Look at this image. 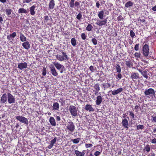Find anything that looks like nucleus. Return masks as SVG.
Returning <instances> with one entry per match:
<instances>
[{"label": "nucleus", "instance_id": "obj_1", "mask_svg": "<svg viewBox=\"0 0 156 156\" xmlns=\"http://www.w3.org/2000/svg\"><path fill=\"white\" fill-rule=\"evenodd\" d=\"M62 55L59 54L56 55V58L57 59L60 61H62L64 60H68V58L66 53L64 51H62Z\"/></svg>", "mask_w": 156, "mask_h": 156}, {"label": "nucleus", "instance_id": "obj_2", "mask_svg": "<svg viewBox=\"0 0 156 156\" xmlns=\"http://www.w3.org/2000/svg\"><path fill=\"white\" fill-rule=\"evenodd\" d=\"M144 93L146 96L148 97H153L155 95L154 90L151 88L146 90Z\"/></svg>", "mask_w": 156, "mask_h": 156}, {"label": "nucleus", "instance_id": "obj_3", "mask_svg": "<svg viewBox=\"0 0 156 156\" xmlns=\"http://www.w3.org/2000/svg\"><path fill=\"white\" fill-rule=\"evenodd\" d=\"M69 110L72 116L75 117L77 115V109L74 106H70L69 108Z\"/></svg>", "mask_w": 156, "mask_h": 156}, {"label": "nucleus", "instance_id": "obj_4", "mask_svg": "<svg viewBox=\"0 0 156 156\" xmlns=\"http://www.w3.org/2000/svg\"><path fill=\"white\" fill-rule=\"evenodd\" d=\"M143 51L144 55L146 57H147L149 52V46L147 44H145L144 45Z\"/></svg>", "mask_w": 156, "mask_h": 156}, {"label": "nucleus", "instance_id": "obj_5", "mask_svg": "<svg viewBox=\"0 0 156 156\" xmlns=\"http://www.w3.org/2000/svg\"><path fill=\"white\" fill-rule=\"evenodd\" d=\"M16 119L19 120L20 122L24 123L26 124H28V120L27 119L22 116H16L15 117Z\"/></svg>", "mask_w": 156, "mask_h": 156}, {"label": "nucleus", "instance_id": "obj_6", "mask_svg": "<svg viewBox=\"0 0 156 156\" xmlns=\"http://www.w3.org/2000/svg\"><path fill=\"white\" fill-rule=\"evenodd\" d=\"M7 101L9 104L15 103V99L14 97L10 93L7 94Z\"/></svg>", "mask_w": 156, "mask_h": 156}, {"label": "nucleus", "instance_id": "obj_7", "mask_svg": "<svg viewBox=\"0 0 156 156\" xmlns=\"http://www.w3.org/2000/svg\"><path fill=\"white\" fill-rule=\"evenodd\" d=\"M16 36V33L15 32H13L12 34H10L7 36V38L8 41L10 43H12L13 39Z\"/></svg>", "mask_w": 156, "mask_h": 156}, {"label": "nucleus", "instance_id": "obj_8", "mask_svg": "<svg viewBox=\"0 0 156 156\" xmlns=\"http://www.w3.org/2000/svg\"><path fill=\"white\" fill-rule=\"evenodd\" d=\"M67 129L70 132H73L75 129V126L73 122H69L67 124Z\"/></svg>", "mask_w": 156, "mask_h": 156}, {"label": "nucleus", "instance_id": "obj_9", "mask_svg": "<svg viewBox=\"0 0 156 156\" xmlns=\"http://www.w3.org/2000/svg\"><path fill=\"white\" fill-rule=\"evenodd\" d=\"M53 63L56 69L58 70H60L62 69H64V67L63 65L60 64L58 62H53Z\"/></svg>", "mask_w": 156, "mask_h": 156}, {"label": "nucleus", "instance_id": "obj_10", "mask_svg": "<svg viewBox=\"0 0 156 156\" xmlns=\"http://www.w3.org/2000/svg\"><path fill=\"white\" fill-rule=\"evenodd\" d=\"M50 70L51 71V74L54 76H57L58 74L57 72H56L54 66L52 65H51L50 66Z\"/></svg>", "mask_w": 156, "mask_h": 156}, {"label": "nucleus", "instance_id": "obj_11", "mask_svg": "<svg viewBox=\"0 0 156 156\" xmlns=\"http://www.w3.org/2000/svg\"><path fill=\"white\" fill-rule=\"evenodd\" d=\"M27 64L26 62L20 63L18 64V68L20 70H22L26 68L27 67Z\"/></svg>", "mask_w": 156, "mask_h": 156}, {"label": "nucleus", "instance_id": "obj_12", "mask_svg": "<svg viewBox=\"0 0 156 156\" xmlns=\"http://www.w3.org/2000/svg\"><path fill=\"white\" fill-rule=\"evenodd\" d=\"M107 20L106 19L103 20H98L96 24L99 26L105 25L107 23Z\"/></svg>", "mask_w": 156, "mask_h": 156}, {"label": "nucleus", "instance_id": "obj_13", "mask_svg": "<svg viewBox=\"0 0 156 156\" xmlns=\"http://www.w3.org/2000/svg\"><path fill=\"white\" fill-rule=\"evenodd\" d=\"M7 95L5 93L1 97L0 99L1 103H5L7 102Z\"/></svg>", "mask_w": 156, "mask_h": 156}, {"label": "nucleus", "instance_id": "obj_14", "mask_svg": "<svg viewBox=\"0 0 156 156\" xmlns=\"http://www.w3.org/2000/svg\"><path fill=\"white\" fill-rule=\"evenodd\" d=\"M22 46L25 49L28 50L30 47V44L28 41H26L22 44Z\"/></svg>", "mask_w": 156, "mask_h": 156}, {"label": "nucleus", "instance_id": "obj_15", "mask_svg": "<svg viewBox=\"0 0 156 156\" xmlns=\"http://www.w3.org/2000/svg\"><path fill=\"white\" fill-rule=\"evenodd\" d=\"M123 89L122 88H118L116 90H114L112 91V94L113 95H115L123 91Z\"/></svg>", "mask_w": 156, "mask_h": 156}, {"label": "nucleus", "instance_id": "obj_16", "mask_svg": "<svg viewBox=\"0 0 156 156\" xmlns=\"http://www.w3.org/2000/svg\"><path fill=\"white\" fill-rule=\"evenodd\" d=\"M103 99L101 95L98 96L96 98V104L97 105H99L102 101Z\"/></svg>", "mask_w": 156, "mask_h": 156}, {"label": "nucleus", "instance_id": "obj_17", "mask_svg": "<svg viewBox=\"0 0 156 156\" xmlns=\"http://www.w3.org/2000/svg\"><path fill=\"white\" fill-rule=\"evenodd\" d=\"M122 125L124 128H126L127 129L128 128V121L127 119L125 118L122 120Z\"/></svg>", "mask_w": 156, "mask_h": 156}, {"label": "nucleus", "instance_id": "obj_18", "mask_svg": "<svg viewBox=\"0 0 156 156\" xmlns=\"http://www.w3.org/2000/svg\"><path fill=\"white\" fill-rule=\"evenodd\" d=\"M19 34L20 41L22 42L26 41H27V38L26 37L22 32H20Z\"/></svg>", "mask_w": 156, "mask_h": 156}, {"label": "nucleus", "instance_id": "obj_19", "mask_svg": "<svg viewBox=\"0 0 156 156\" xmlns=\"http://www.w3.org/2000/svg\"><path fill=\"white\" fill-rule=\"evenodd\" d=\"M85 109L87 111H88L89 112H94V109L90 105H85Z\"/></svg>", "mask_w": 156, "mask_h": 156}, {"label": "nucleus", "instance_id": "obj_20", "mask_svg": "<svg viewBox=\"0 0 156 156\" xmlns=\"http://www.w3.org/2000/svg\"><path fill=\"white\" fill-rule=\"evenodd\" d=\"M139 74L138 73H132L131 76V78L133 80L134 79H137L139 78Z\"/></svg>", "mask_w": 156, "mask_h": 156}, {"label": "nucleus", "instance_id": "obj_21", "mask_svg": "<svg viewBox=\"0 0 156 156\" xmlns=\"http://www.w3.org/2000/svg\"><path fill=\"white\" fill-rule=\"evenodd\" d=\"M53 109L55 110H58L59 108V105L58 103L56 102L53 103L52 106Z\"/></svg>", "mask_w": 156, "mask_h": 156}, {"label": "nucleus", "instance_id": "obj_22", "mask_svg": "<svg viewBox=\"0 0 156 156\" xmlns=\"http://www.w3.org/2000/svg\"><path fill=\"white\" fill-rule=\"evenodd\" d=\"M49 121L51 124L53 126L56 125V123L54 118L52 117H51L49 119Z\"/></svg>", "mask_w": 156, "mask_h": 156}, {"label": "nucleus", "instance_id": "obj_23", "mask_svg": "<svg viewBox=\"0 0 156 156\" xmlns=\"http://www.w3.org/2000/svg\"><path fill=\"white\" fill-rule=\"evenodd\" d=\"M36 8V6L34 5L30 8V14L32 16H34L35 13V11L34 10Z\"/></svg>", "mask_w": 156, "mask_h": 156}, {"label": "nucleus", "instance_id": "obj_24", "mask_svg": "<svg viewBox=\"0 0 156 156\" xmlns=\"http://www.w3.org/2000/svg\"><path fill=\"white\" fill-rule=\"evenodd\" d=\"M74 152L76 156H84L85 154L84 151L81 152L78 150H75Z\"/></svg>", "mask_w": 156, "mask_h": 156}, {"label": "nucleus", "instance_id": "obj_25", "mask_svg": "<svg viewBox=\"0 0 156 156\" xmlns=\"http://www.w3.org/2000/svg\"><path fill=\"white\" fill-rule=\"evenodd\" d=\"M104 11L102 10L98 12V16L100 19L102 20L104 18Z\"/></svg>", "mask_w": 156, "mask_h": 156}, {"label": "nucleus", "instance_id": "obj_26", "mask_svg": "<svg viewBox=\"0 0 156 156\" xmlns=\"http://www.w3.org/2000/svg\"><path fill=\"white\" fill-rule=\"evenodd\" d=\"M55 2L54 0H51L49 4V9H53L55 6Z\"/></svg>", "mask_w": 156, "mask_h": 156}, {"label": "nucleus", "instance_id": "obj_27", "mask_svg": "<svg viewBox=\"0 0 156 156\" xmlns=\"http://www.w3.org/2000/svg\"><path fill=\"white\" fill-rule=\"evenodd\" d=\"M18 13H24L26 14L27 13V10L24 8H20L18 10Z\"/></svg>", "mask_w": 156, "mask_h": 156}, {"label": "nucleus", "instance_id": "obj_28", "mask_svg": "<svg viewBox=\"0 0 156 156\" xmlns=\"http://www.w3.org/2000/svg\"><path fill=\"white\" fill-rule=\"evenodd\" d=\"M133 3L131 1L127 2L125 5V6L126 8H129L133 6Z\"/></svg>", "mask_w": 156, "mask_h": 156}, {"label": "nucleus", "instance_id": "obj_29", "mask_svg": "<svg viewBox=\"0 0 156 156\" xmlns=\"http://www.w3.org/2000/svg\"><path fill=\"white\" fill-rule=\"evenodd\" d=\"M12 11V10L9 8L6 9L5 12L6 15L8 16L10 15Z\"/></svg>", "mask_w": 156, "mask_h": 156}, {"label": "nucleus", "instance_id": "obj_30", "mask_svg": "<svg viewBox=\"0 0 156 156\" xmlns=\"http://www.w3.org/2000/svg\"><path fill=\"white\" fill-rule=\"evenodd\" d=\"M94 88L95 90V91L97 92V93H98L100 90V87H99V85L98 83L96 84L95 85H94Z\"/></svg>", "mask_w": 156, "mask_h": 156}, {"label": "nucleus", "instance_id": "obj_31", "mask_svg": "<svg viewBox=\"0 0 156 156\" xmlns=\"http://www.w3.org/2000/svg\"><path fill=\"white\" fill-rule=\"evenodd\" d=\"M152 139H151L150 140V142H151L152 144H156V137L155 138L153 136H152Z\"/></svg>", "mask_w": 156, "mask_h": 156}, {"label": "nucleus", "instance_id": "obj_32", "mask_svg": "<svg viewBox=\"0 0 156 156\" xmlns=\"http://www.w3.org/2000/svg\"><path fill=\"white\" fill-rule=\"evenodd\" d=\"M71 42L73 46H75L76 44V40L75 38H73L71 39Z\"/></svg>", "mask_w": 156, "mask_h": 156}, {"label": "nucleus", "instance_id": "obj_33", "mask_svg": "<svg viewBox=\"0 0 156 156\" xmlns=\"http://www.w3.org/2000/svg\"><path fill=\"white\" fill-rule=\"evenodd\" d=\"M141 74L146 79H147L148 77V76L147 75V71L146 70L143 71L141 73Z\"/></svg>", "mask_w": 156, "mask_h": 156}, {"label": "nucleus", "instance_id": "obj_34", "mask_svg": "<svg viewBox=\"0 0 156 156\" xmlns=\"http://www.w3.org/2000/svg\"><path fill=\"white\" fill-rule=\"evenodd\" d=\"M126 64L128 67H130L131 66H132V62L130 60L126 61Z\"/></svg>", "mask_w": 156, "mask_h": 156}, {"label": "nucleus", "instance_id": "obj_35", "mask_svg": "<svg viewBox=\"0 0 156 156\" xmlns=\"http://www.w3.org/2000/svg\"><path fill=\"white\" fill-rule=\"evenodd\" d=\"M117 72L118 73H120L121 71V67L118 64L116 67Z\"/></svg>", "mask_w": 156, "mask_h": 156}, {"label": "nucleus", "instance_id": "obj_36", "mask_svg": "<svg viewBox=\"0 0 156 156\" xmlns=\"http://www.w3.org/2000/svg\"><path fill=\"white\" fill-rule=\"evenodd\" d=\"M144 150H146L147 152H149L150 151V146L148 145H147L145 147Z\"/></svg>", "mask_w": 156, "mask_h": 156}, {"label": "nucleus", "instance_id": "obj_37", "mask_svg": "<svg viewBox=\"0 0 156 156\" xmlns=\"http://www.w3.org/2000/svg\"><path fill=\"white\" fill-rule=\"evenodd\" d=\"M92 28V26L90 24H88L86 28V30L88 31L91 30Z\"/></svg>", "mask_w": 156, "mask_h": 156}, {"label": "nucleus", "instance_id": "obj_38", "mask_svg": "<svg viewBox=\"0 0 156 156\" xmlns=\"http://www.w3.org/2000/svg\"><path fill=\"white\" fill-rule=\"evenodd\" d=\"M103 85L105 89L109 88L111 86L110 84L108 83H104L103 84Z\"/></svg>", "mask_w": 156, "mask_h": 156}, {"label": "nucleus", "instance_id": "obj_39", "mask_svg": "<svg viewBox=\"0 0 156 156\" xmlns=\"http://www.w3.org/2000/svg\"><path fill=\"white\" fill-rule=\"evenodd\" d=\"M56 140L57 138L56 137H55L51 141L50 144L53 145L55 143Z\"/></svg>", "mask_w": 156, "mask_h": 156}, {"label": "nucleus", "instance_id": "obj_40", "mask_svg": "<svg viewBox=\"0 0 156 156\" xmlns=\"http://www.w3.org/2000/svg\"><path fill=\"white\" fill-rule=\"evenodd\" d=\"M130 34L131 37L133 38L135 35V33L133 30H131L130 32Z\"/></svg>", "mask_w": 156, "mask_h": 156}, {"label": "nucleus", "instance_id": "obj_41", "mask_svg": "<svg viewBox=\"0 0 156 156\" xmlns=\"http://www.w3.org/2000/svg\"><path fill=\"white\" fill-rule=\"evenodd\" d=\"M72 141L74 143L77 144L79 142L80 140L79 138H76L73 140Z\"/></svg>", "mask_w": 156, "mask_h": 156}, {"label": "nucleus", "instance_id": "obj_42", "mask_svg": "<svg viewBox=\"0 0 156 156\" xmlns=\"http://www.w3.org/2000/svg\"><path fill=\"white\" fill-rule=\"evenodd\" d=\"M81 37L82 39L83 40H85L87 37V36L84 33H82L81 34Z\"/></svg>", "mask_w": 156, "mask_h": 156}, {"label": "nucleus", "instance_id": "obj_43", "mask_svg": "<svg viewBox=\"0 0 156 156\" xmlns=\"http://www.w3.org/2000/svg\"><path fill=\"white\" fill-rule=\"evenodd\" d=\"M137 129L139 130V129H142L144 128V126L142 125H139L137 126Z\"/></svg>", "mask_w": 156, "mask_h": 156}, {"label": "nucleus", "instance_id": "obj_44", "mask_svg": "<svg viewBox=\"0 0 156 156\" xmlns=\"http://www.w3.org/2000/svg\"><path fill=\"white\" fill-rule=\"evenodd\" d=\"M47 70L45 67L43 68V69L42 75L44 76H45Z\"/></svg>", "mask_w": 156, "mask_h": 156}, {"label": "nucleus", "instance_id": "obj_45", "mask_svg": "<svg viewBox=\"0 0 156 156\" xmlns=\"http://www.w3.org/2000/svg\"><path fill=\"white\" fill-rule=\"evenodd\" d=\"M82 17V15L81 13L80 12L79 13L78 15L76 17V18L78 20H80L81 18Z\"/></svg>", "mask_w": 156, "mask_h": 156}, {"label": "nucleus", "instance_id": "obj_46", "mask_svg": "<svg viewBox=\"0 0 156 156\" xmlns=\"http://www.w3.org/2000/svg\"><path fill=\"white\" fill-rule=\"evenodd\" d=\"M92 41L93 43V44L95 45H96L97 44V40L95 39V38H93L92 39Z\"/></svg>", "mask_w": 156, "mask_h": 156}, {"label": "nucleus", "instance_id": "obj_47", "mask_svg": "<svg viewBox=\"0 0 156 156\" xmlns=\"http://www.w3.org/2000/svg\"><path fill=\"white\" fill-rule=\"evenodd\" d=\"M139 44H136L134 47V49L136 51H137L139 50Z\"/></svg>", "mask_w": 156, "mask_h": 156}, {"label": "nucleus", "instance_id": "obj_48", "mask_svg": "<svg viewBox=\"0 0 156 156\" xmlns=\"http://www.w3.org/2000/svg\"><path fill=\"white\" fill-rule=\"evenodd\" d=\"M117 77H117L116 78L118 80H120L121 79L122 77V75L120 74V73H118L117 75Z\"/></svg>", "mask_w": 156, "mask_h": 156}, {"label": "nucleus", "instance_id": "obj_49", "mask_svg": "<svg viewBox=\"0 0 156 156\" xmlns=\"http://www.w3.org/2000/svg\"><path fill=\"white\" fill-rule=\"evenodd\" d=\"M140 54L138 52H136L134 54V56L135 57H140Z\"/></svg>", "mask_w": 156, "mask_h": 156}, {"label": "nucleus", "instance_id": "obj_50", "mask_svg": "<svg viewBox=\"0 0 156 156\" xmlns=\"http://www.w3.org/2000/svg\"><path fill=\"white\" fill-rule=\"evenodd\" d=\"M89 69L90 70L92 71L95 70L96 69L95 67H94L92 66H91L90 67Z\"/></svg>", "mask_w": 156, "mask_h": 156}, {"label": "nucleus", "instance_id": "obj_51", "mask_svg": "<svg viewBox=\"0 0 156 156\" xmlns=\"http://www.w3.org/2000/svg\"><path fill=\"white\" fill-rule=\"evenodd\" d=\"M93 145L92 144H85V146L86 148L90 147H92Z\"/></svg>", "mask_w": 156, "mask_h": 156}, {"label": "nucleus", "instance_id": "obj_52", "mask_svg": "<svg viewBox=\"0 0 156 156\" xmlns=\"http://www.w3.org/2000/svg\"><path fill=\"white\" fill-rule=\"evenodd\" d=\"M129 115H130L133 118V119L134 118L135 115H134V113H133V112H132L129 111Z\"/></svg>", "mask_w": 156, "mask_h": 156}, {"label": "nucleus", "instance_id": "obj_53", "mask_svg": "<svg viewBox=\"0 0 156 156\" xmlns=\"http://www.w3.org/2000/svg\"><path fill=\"white\" fill-rule=\"evenodd\" d=\"M137 20L138 22H142L143 23H144L145 22V20L144 19H143L141 20V19H140V18H139Z\"/></svg>", "mask_w": 156, "mask_h": 156}, {"label": "nucleus", "instance_id": "obj_54", "mask_svg": "<svg viewBox=\"0 0 156 156\" xmlns=\"http://www.w3.org/2000/svg\"><path fill=\"white\" fill-rule=\"evenodd\" d=\"M100 154L101 152H100L99 151H97L94 153V155L95 156H98Z\"/></svg>", "mask_w": 156, "mask_h": 156}, {"label": "nucleus", "instance_id": "obj_55", "mask_svg": "<svg viewBox=\"0 0 156 156\" xmlns=\"http://www.w3.org/2000/svg\"><path fill=\"white\" fill-rule=\"evenodd\" d=\"M32 0H23V3H29L32 1Z\"/></svg>", "mask_w": 156, "mask_h": 156}, {"label": "nucleus", "instance_id": "obj_56", "mask_svg": "<svg viewBox=\"0 0 156 156\" xmlns=\"http://www.w3.org/2000/svg\"><path fill=\"white\" fill-rule=\"evenodd\" d=\"M55 119L57 121H59L61 120L60 117L56 115L55 116Z\"/></svg>", "mask_w": 156, "mask_h": 156}, {"label": "nucleus", "instance_id": "obj_57", "mask_svg": "<svg viewBox=\"0 0 156 156\" xmlns=\"http://www.w3.org/2000/svg\"><path fill=\"white\" fill-rule=\"evenodd\" d=\"M153 119L152 121L153 122H156V115L155 116H152Z\"/></svg>", "mask_w": 156, "mask_h": 156}, {"label": "nucleus", "instance_id": "obj_58", "mask_svg": "<svg viewBox=\"0 0 156 156\" xmlns=\"http://www.w3.org/2000/svg\"><path fill=\"white\" fill-rule=\"evenodd\" d=\"M44 22H47L49 20V17L48 16H45L44 17Z\"/></svg>", "mask_w": 156, "mask_h": 156}, {"label": "nucleus", "instance_id": "obj_59", "mask_svg": "<svg viewBox=\"0 0 156 156\" xmlns=\"http://www.w3.org/2000/svg\"><path fill=\"white\" fill-rule=\"evenodd\" d=\"M69 5L71 7L73 8L74 6V3L70 2Z\"/></svg>", "mask_w": 156, "mask_h": 156}, {"label": "nucleus", "instance_id": "obj_60", "mask_svg": "<svg viewBox=\"0 0 156 156\" xmlns=\"http://www.w3.org/2000/svg\"><path fill=\"white\" fill-rule=\"evenodd\" d=\"M75 5L76 6H77L80 5V3L79 2H76L75 3Z\"/></svg>", "mask_w": 156, "mask_h": 156}, {"label": "nucleus", "instance_id": "obj_61", "mask_svg": "<svg viewBox=\"0 0 156 156\" xmlns=\"http://www.w3.org/2000/svg\"><path fill=\"white\" fill-rule=\"evenodd\" d=\"M53 146V145H52L51 144H50L48 146V148L49 149H51L52 147Z\"/></svg>", "mask_w": 156, "mask_h": 156}, {"label": "nucleus", "instance_id": "obj_62", "mask_svg": "<svg viewBox=\"0 0 156 156\" xmlns=\"http://www.w3.org/2000/svg\"><path fill=\"white\" fill-rule=\"evenodd\" d=\"M153 132L152 133H156V128H153Z\"/></svg>", "mask_w": 156, "mask_h": 156}, {"label": "nucleus", "instance_id": "obj_63", "mask_svg": "<svg viewBox=\"0 0 156 156\" xmlns=\"http://www.w3.org/2000/svg\"><path fill=\"white\" fill-rule=\"evenodd\" d=\"M100 5V4L99 3V2H97L96 3V6L98 8H99V6Z\"/></svg>", "mask_w": 156, "mask_h": 156}, {"label": "nucleus", "instance_id": "obj_64", "mask_svg": "<svg viewBox=\"0 0 156 156\" xmlns=\"http://www.w3.org/2000/svg\"><path fill=\"white\" fill-rule=\"evenodd\" d=\"M152 10L154 11H156V6L153 7Z\"/></svg>", "mask_w": 156, "mask_h": 156}]
</instances>
